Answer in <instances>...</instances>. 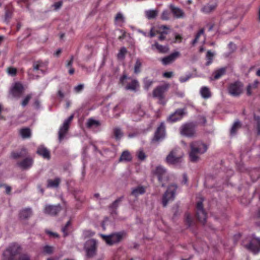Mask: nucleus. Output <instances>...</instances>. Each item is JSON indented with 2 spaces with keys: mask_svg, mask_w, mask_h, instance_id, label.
I'll list each match as a JSON object with an SVG mask.
<instances>
[{
  "mask_svg": "<svg viewBox=\"0 0 260 260\" xmlns=\"http://www.w3.org/2000/svg\"><path fill=\"white\" fill-rule=\"evenodd\" d=\"M53 250V247L49 245H46L43 248L44 252L47 254L52 253Z\"/></svg>",
  "mask_w": 260,
  "mask_h": 260,
  "instance_id": "obj_45",
  "label": "nucleus"
},
{
  "mask_svg": "<svg viewBox=\"0 0 260 260\" xmlns=\"http://www.w3.org/2000/svg\"><path fill=\"white\" fill-rule=\"evenodd\" d=\"M170 87L169 84H165L156 87L152 92L153 97L158 99V103L162 105H165V93L167 91Z\"/></svg>",
  "mask_w": 260,
  "mask_h": 260,
  "instance_id": "obj_4",
  "label": "nucleus"
},
{
  "mask_svg": "<svg viewBox=\"0 0 260 260\" xmlns=\"http://www.w3.org/2000/svg\"><path fill=\"white\" fill-rule=\"evenodd\" d=\"M164 34H167V32L163 31L161 32L160 35L158 37L159 40L162 41L166 39V37L164 35Z\"/></svg>",
  "mask_w": 260,
  "mask_h": 260,
  "instance_id": "obj_62",
  "label": "nucleus"
},
{
  "mask_svg": "<svg viewBox=\"0 0 260 260\" xmlns=\"http://www.w3.org/2000/svg\"><path fill=\"white\" fill-rule=\"evenodd\" d=\"M189 159L192 162H197L200 159V155L205 153L208 146L201 141H194L189 143Z\"/></svg>",
  "mask_w": 260,
  "mask_h": 260,
  "instance_id": "obj_2",
  "label": "nucleus"
},
{
  "mask_svg": "<svg viewBox=\"0 0 260 260\" xmlns=\"http://www.w3.org/2000/svg\"><path fill=\"white\" fill-rule=\"evenodd\" d=\"M145 188L142 186H140V187H138L137 188L134 189L132 192V194H133L135 196H137L138 195H139L140 194L144 193L145 192Z\"/></svg>",
  "mask_w": 260,
  "mask_h": 260,
  "instance_id": "obj_37",
  "label": "nucleus"
},
{
  "mask_svg": "<svg viewBox=\"0 0 260 260\" xmlns=\"http://www.w3.org/2000/svg\"><path fill=\"white\" fill-rule=\"evenodd\" d=\"M139 86V84L136 80H133L132 82L128 83L125 87L126 90H131L136 91L137 88Z\"/></svg>",
  "mask_w": 260,
  "mask_h": 260,
  "instance_id": "obj_30",
  "label": "nucleus"
},
{
  "mask_svg": "<svg viewBox=\"0 0 260 260\" xmlns=\"http://www.w3.org/2000/svg\"><path fill=\"white\" fill-rule=\"evenodd\" d=\"M226 72V69L225 68H220L216 71H215L213 73V75H214V80H217L219 79L221 76L223 75Z\"/></svg>",
  "mask_w": 260,
  "mask_h": 260,
  "instance_id": "obj_32",
  "label": "nucleus"
},
{
  "mask_svg": "<svg viewBox=\"0 0 260 260\" xmlns=\"http://www.w3.org/2000/svg\"><path fill=\"white\" fill-rule=\"evenodd\" d=\"M62 209V208L60 204L56 205H46L45 206L44 212L46 214L52 216H56L58 215Z\"/></svg>",
  "mask_w": 260,
  "mask_h": 260,
  "instance_id": "obj_12",
  "label": "nucleus"
},
{
  "mask_svg": "<svg viewBox=\"0 0 260 260\" xmlns=\"http://www.w3.org/2000/svg\"><path fill=\"white\" fill-rule=\"evenodd\" d=\"M75 198L78 201L83 203L84 201V198L83 197H80L77 196V193H75Z\"/></svg>",
  "mask_w": 260,
  "mask_h": 260,
  "instance_id": "obj_54",
  "label": "nucleus"
},
{
  "mask_svg": "<svg viewBox=\"0 0 260 260\" xmlns=\"http://www.w3.org/2000/svg\"><path fill=\"white\" fill-rule=\"evenodd\" d=\"M180 55L179 52H175L170 55L166 56L161 59V62L164 65L169 64L173 62Z\"/></svg>",
  "mask_w": 260,
  "mask_h": 260,
  "instance_id": "obj_19",
  "label": "nucleus"
},
{
  "mask_svg": "<svg viewBox=\"0 0 260 260\" xmlns=\"http://www.w3.org/2000/svg\"><path fill=\"white\" fill-rule=\"evenodd\" d=\"M3 185L6 188V192L7 194H10V192H11V187L10 186L7 185L6 184H4Z\"/></svg>",
  "mask_w": 260,
  "mask_h": 260,
  "instance_id": "obj_60",
  "label": "nucleus"
},
{
  "mask_svg": "<svg viewBox=\"0 0 260 260\" xmlns=\"http://www.w3.org/2000/svg\"><path fill=\"white\" fill-rule=\"evenodd\" d=\"M254 119L256 122V128L257 135H260V117L254 115Z\"/></svg>",
  "mask_w": 260,
  "mask_h": 260,
  "instance_id": "obj_42",
  "label": "nucleus"
},
{
  "mask_svg": "<svg viewBox=\"0 0 260 260\" xmlns=\"http://www.w3.org/2000/svg\"><path fill=\"white\" fill-rule=\"evenodd\" d=\"M125 236V233L124 232L116 233L109 235L101 234L100 236L106 242L107 244L112 245L114 244L119 243L122 240Z\"/></svg>",
  "mask_w": 260,
  "mask_h": 260,
  "instance_id": "obj_3",
  "label": "nucleus"
},
{
  "mask_svg": "<svg viewBox=\"0 0 260 260\" xmlns=\"http://www.w3.org/2000/svg\"><path fill=\"white\" fill-rule=\"evenodd\" d=\"M229 47L232 50V52L235 51L236 49V45L233 44L232 42H231L229 45Z\"/></svg>",
  "mask_w": 260,
  "mask_h": 260,
  "instance_id": "obj_63",
  "label": "nucleus"
},
{
  "mask_svg": "<svg viewBox=\"0 0 260 260\" xmlns=\"http://www.w3.org/2000/svg\"><path fill=\"white\" fill-rule=\"evenodd\" d=\"M7 71L9 74L12 76H15L17 73V69L15 68L9 67L8 68Z\"/></svg>",
  "mask_w": 260,
  "mask_h": 260,
  "instance_id": "obj_48",
  "label": "nucleus"
},
{
  "mask_svg": "<svg viewBox=\"0 0 260 260\" xmlns=\"http://www.w3.org/2000/svg\"><path fill=\"white\" fill-rule=\"evenodd\" d=\"M138 157L140 160H144L146 158V156L143 151L140 150L138 153Z\"/></svg>",
  "mask_w": 260,
  "mask_h": 260,
  "instance_id": "obj_49",
  "label": "nucleus"
},
{
  "mask_svg": "<svg viewBox=\"0 0 260 260\" xmlns=\"http://www.w3.org/2000/svg\"><path fill=\"white\" fill-rule=\"evenodd\" d=\"M142 67V62L139 59H137L134 67V73L138 74L140 72L141 68Z\"/></svg>",
  "mask_w": 260,
  "mask_h": 260,
  "instance_id": "obj_39",
  "label": "nucleus"
},
{
  "mask_svg": "<svg viewBox=\"0 0 260 260\" xmlns=\"http://www.w3.org/2000/svg\"><path fill=\"white\" fill-rule=\"evenodd\" d=\"M20 245L14 243L8 247L3 253L4 260H31V256L26 253H22Z\"/></svg>",
  "mask_w": 260,
  "mask_h": 260,
  "instance_id": "obj_1",
  "label": "nucleus"
},
{
  "mask_svg": "<svg viewBox=\"0 0 260 260\" xmlns=\"http://www.w3.org/2000/svg\"><path fill=\"white\" fill-rule=\"evenodd\" d=\"M182 155H178L176 150H172L166 157V161L171 165H176L181 162Z\"/></svg>",
  "mask_w": 260,
  "mask_h": 260,
  "instance_id": "obj_13",
  "label": "nucleus"
},
{
  "mask_svg": "<svg viewBox=\"0 0 260 260\" xmlns=\"http://www.w3.org/2000/svg\"><path fill=\"white\" fill-rule=\"evenodd\" d=\"M114 138L116 140H119L123 136V133L119 128L116 127L113 129Z\"/></svg>",
  "mask_w": 260,
  "mask_h": 260,
  "instance_id": "obj_35",
  "label": "nucleus"
},
{
  "mask_svg": "<svg viewBox=\"0 0 260 260\" xmlns=\"http://www.w3.org/2000/svg\"><path fill=\"white\" fill-rule=\"evenodd\" d=\"M244 247L253 254H257L260 252V238L253 237L247 244L244 245Z\"/></svg>",
  "mask_w": 260,
  "mask_h": 260,
  "instance_id": "obj_8",
  "label": "nucleus"
},
{
  "mask_svg": "<svg viewBox=\"0 0 260 260\" xmlns=\"http://www.w3.org/2000/svg\"><path fill=\"white\" fill-rule=\"evenodd\" d=\"M40 67L41 65L39 61L34 62L33 63V70H38Z\"/></svg>",
  "mask_w": 260,
  "mask_h": 260,
  "instance_id": "obj_55",
  "label": "nucleus"
},
{
  "mask_svg": "<svg viewBox=\"0 0 260 260\" xmlns=\"http://www.w3.org/2000/svg\"><path fill=\"white\" fill-rule=\"evenodd\" d=\"M100 123L99 121L95 120L92 118L89 119L86 123L88 128H91L92 127H98L100 126Z\"/></svg>",
  "mask_w": 260,
  "mask_h": 260,
  "instance_id": "obj_34",
  "label": "nucleus"
},
{
  "mask_svg": "<svg viewBox=\"0 0 260 260\" xmlns=\"http://www.w3.org/2000/svg\"><path fill=\"white\" fill-rule=\"evenodd\" d=\"M123 198V196L118 198L109 206V208L113 212L116 213V210L118 207L119 203L122 200Z\"/></svg>",
  "mask_w": 260,
  "mask_h": 260,
  "instance_id": "obj_27",
  "label": "nucleus"
},
{
  "mask_svg": "<svg viewBox=\"0 0 260 260\" xmlns=\"http://www.w3.org/2000/svg\"><path fill=\"white\" fill-rule=\"evenodd\" d=\"M177 188L176 184L170 185L167 190L164 194L162 197V203L164 207H166L168 204V201L170 199L174 198L175 191Z\"/></svg>",
  "mask_w": 260,
  "mask_h": 260,
  "instance_id": "obj_10",
  "label": "nucleus"
},
{
  "mask_svg": "<svg viewBox=\"0 0 260 260\" xmlns=\"http://www.w3.org/2000/svg\"><path fill=\"white\" fill-rule=\"evenodd\" d=\"M97 242L94 239L87 240L84 245L86 255L88 258L94 256L96 254Z\"/></svg>",
  "mask_w": 260,
  "mask_h": 260,
  "instance_id": "obj_7",
  "label": "nucleus"
},
{
  "mask_svg": "<svg viewBox=\"0 0 260 260\" xmlns=\"http://www.w3.org/2000/svg\"><path fill=\"white\" fill-rule=\"evenodd\" d=\"M191 77V75L189 74L187 75L186 77H181L180 78V81L181 82H184L187 81L190 77Z\"/></svg>",
  "mask_w": 260,
  "mask_h": 260,
  "instance_id": "obj_56",
  "label": "nucleus"
},
{
  "mask_svg": "<svg viewBox=\"0 0 260 260\" xmlns=\"http://www.w3.org/2000/svg\"><path fill=\"white\" fill-rule=\"evenodd\" d=\"M242 87L243 84L239 81L231 83L228 87L229 92L233 96H238L242 92Z\"/></svg>",
  "mask_w": 260,
  "mask_h": 260,
  "instance_id": "obj_14",
  "label": "nucleus"
},
{
  "mask_svg": "<svg viewBox=\"0 0 260 260\" xmlns=\"http://www.w3.org/2000/svg\"><path fill=\"white\" fill-rule=\"evenodd\" d=\"M115 20L117 21H119L123 22L124 21V17L122 14L121 13H117L115 18Z\"/></svg>",
  "mask_w": 260,
  "mask_h": 260,
  "instance_id": "obj_50",
  "label": "nucleus"
},
{
  "mask_svg": "<svg viewBox=\"0 0 260 260\" xmlns=\"http://www.w3.org/2000/svg\"><path fill=\"white\" fill-rule=\"evenodd\" d=\"M74 115H71L67 119H66L62 125L60 127L58 131V140L61 142L64 138L66 135L67 134L70 127V124L71 121L73 120Z\"/></svg>",
  "mask_w": 260,
  "mask_h": 260,
  "instance_id": "obj_9",
  "label": "nucleus"
},
{
  "mask_svg": "<svg viewBox=\"0 0 260 260\" xmlns=\"http://www.w3.org/2000/svg\"><path fill=\"white\" fill-rule=\"evenodd\" d=\"M153 82L152 80H148L147 78H145L144 80V88L146 90H148L152 85Z\"/></svg>",
  "mask_w": 260,
  "mask_h": 260,
  "instance_id": "obj_44",
  "label": "nucleus"
},
{
  "mask_svg": "<svg viewBox=\"0 0 260 260\" xmlns=\"http://www.w3.org/2000/svg\"><path fill=\"white\" fill-rule=\"evenodd\" d=\"M127 52L126 49L125 47H122L117 54V58L119 59H123L125 55Z\"/></svg>",
  "mask_w": 260,
  "mask_h": 260,
  "instance_id": "obj_40",
  "label": "nucleus"
},
{
  "mask_svg": "<svg viewBox=\"0 0 260 260\" xmlns=\"http://www.w3.org/2000/svg\"><path fill=\"white\" fill-rule=\"evenodd\" d=\"M152 173L157 177L161 186L165 187L169 179L166 170L161 166H158L152 171Z\"/></svg>",
  "mask_w": 260,
  "mask_h": 260,
  "instance_id": "obj_6",
  "label": "nucleus"
},
{
  "mask_svg": "<svg viewBox=\"0 0 260 260\" xmlns=\"http://www.w3.org/2000/svg\"><path fill=\"white\" fill-rule=\"evenodd\" d=\"M31 97H32V95H31V94H28V95H27V96L24 98V99L22 101V104H22V106L23 107H25V106H26L28 104V102H29V100L31 99Z\"/></svg>",
  "mask_w": 260,
  "mask_h": 260,
  "instance_id": "obj_46",
  "label": "nucleus"
},
{
  "mask_svg": "<svg viewBox=\"0 0 260 260\" xmlns=\"http://www.w3.org/2000/svg\"><path fill=\"white\" fill-rule=\"evenodd\" d=\"M61 180L59 178H55L54 179H48L47 180V187L48 188H56L58 187Z\"/></svg>",
  "mask_w": 260,
  "mask_h": 260,
  "instance_id": "obj_23",
  "label": "nucleus"
},
{
  "mask_svg": "<svg viewBox=\"0 0 260 260\" xmlns=\"http://www.w3.org/2000/svg\"><path fill=\"white\" fill-rule=\"evenodd\" d=\"M200 37V35L197 33V34L196 36L195 39L192 41V44L193 45H194L196 43H197Z\"/></svg>",
  "mask_w": 260,
  "mask_h": 260,
  "instance_id": "obj_64",
  "label": "nucleus"
},
{
  "mask_svg": "<svg viewBox=\"0 0 260 260\" xmlns=\"http://www.w3.org/2000/svg\"><path fill=\"white\" fill-rule=\"evenodd\" d=\"M216 7V4H214L212 5L207 4L202 8V11L205 13L208 14L214 11Z\"/></svg>",
  "mask_w": 260,
  "mask_h": 260,
  "instance_id": "obj_26",
  "label": "nucleus"
},
{
  "mask_svg": "<svg viewBox=\"0 0 260 260\" xmlns=\"http://www.w3.org/2000/svg\"><path fill=\"white\" fill-rule=\"evenodd\" d=\"M165 135V127L164 124L161 123L160 125L157 128L156 131L154 133V137L152 139L153 143L158 142L160 140L163 139Z\"/></svg>",
  "mask_w": 260,
  "mask_h": 260,
  "instance_id": "obj_16",
  "label": "nucleus"
},
{
  "mask_svg": "<svg viewBox=\"0 0 260 260\" xmlns=\"http://www.w3.org/2000/svg\"><path fill=\"white\" fill-rule=\"evenodd\" d=\"M127 78L126 74H123L122 77L120 78V83L122 85H124L125 83V80Z\"/></svg>",
  "mask_w": 260,
  "mask_h": 260,
  "instance_id": "obj_57",
  "label": "nucleus"
},
{
  "mask_svg": "<svg viewBox=\"0 0 260 260\" xmlns=\"http://www.w3.org/2000/svg\"><path fill=\"white\" fill-rule=\"evenodd\" d=\"M196 124L193 122L186 123L180 127V134L184 137L192 138L196 136Z\"/></svg>",
  "mask_w": 260,
  "mask_h": 260,
  "instance_id": "obj_5",
  "label": "nucleus"
},
{
  "mask_svg": "<svg viewBox=\"0 0 260 260\" xmlns=\"http://www.w3.org/2000/svg\"><path fill=\"white\" fill-rule=\"evenodd\" d=\"M27 155V152L26 150L24 149L21 150L20 152H12L11 155L13 158L17 159L20 157H24Z\"/></svg>",
  "mask_w": 260,
  "mask_h": 260,
  "instance_id": "obj_28",
  "label": "nucleus"
},
{
  "mask_svg": "<svg viewBox=\"0 0 260 260\" xmlns=\"http://www.w3.org/2000/svg\"><path fill=\"white\" fill-rule=\"evenodd\" d=\"M169 8L171 13L175 17L179 18L184 17V13L183 11L179 8L175 6L173 4L170 5Z\"/></svg>",
  "mask_w": 260,
  "mask_h": 260,
  "instance_id": "obj_20",
  "label": "nucleus"
},
{
  "mask_svg": "<svg viewBox=\"0 0 260 260\" xmlns=\"http://www.w3.org/2000/svg\"><path fill=\"white\" fill-rule=\"evenodd\" d=\"M152 47H155L158 51L161 53H166L169 51V48L168 45L162 46L159 44L157 42H155L154 44L152 45Z\"/></svg>",
  "mask_w": 260,
  "mask_h": 260,
  "instance_id": "obj_25",
  "label": "nucleus"
},
{
  "mask_svg": "<svg viewBox=\"0 0 260 260\" xmlns=\"http://www.w3.org/2000/svg\"><path fill=\"white\" fill-rule=\"evenodd\" d=\"M202 96L204 98H208L210 96V92L207 87H203L201 90Z\"/></svg>",
  "mask_w": 260,
  "mask_h": 260,
  "instance_id": "obj_38",
  "label": "nucleus"
},
{
  "mask_svg": "<svg viewBox=\"0 0 260 260\" xmlns=\"http://www.w3.org/2000/svg\"><path fill=\"white\" fill-rule=\"evenodd\" d=\"M185 222L188 228L191 226L193 224V221L189 213L185 214Z\"/></svg>",
  "mask_w": 260,
  "mask_h": 260,
  "instance_id": "obj_36",
  "label": "nucleus"
},
{
  "mask_svg": "<svg viewBox=\"0 0 260 260\" xmlns=\"http://www.w3.org/2000/svg\"><path fill=\"white\" fill-rule=\"evenodd\" d=\"M71 224V221H68L67 223L66 224V225L62 228V231L63 233L64 236L66 237L68 235V227Z\"/></svg>",
  "mask_w": 260,
  "mask_h": 260,
  "instance_id": "obj_47",
  "label": "nucleus"
},
{
  "mask_svg": "<svg viewBox=\"0 0 260 260\" xmlns=\"http://www.w3.org/2000/svg\"><path fill=\"white\" fill-rule=\"evenodd\" d=\"M32 215V211L30 208H26L21 209L18 214L19 218L20 220H27Z\"/></svg>",
  "mask_w": 260,
  "mask_h": 260,
  "instance_id": "obj_18",
  "label": "nucleus"
},
{
  "mask_svg": "<svg viewBox=\"0 0 260 260\" xmlns=\"http://www.w3.org/2000/svg\"><path fill=\"white\" fill-rule=\"evenodd\" d=\"M214 54L210 51H208L206 54V57L208 61L206 63V66H209L212 62Z\"/></svg>",
  "mask_w": 260,
  "mask_h": 260,
  "instance_id": "obj_43",
  "label": "nucleus"
},
{
  "mask_svg": "<svg viewBox=\"0 0 260 260\" xmlns=\"http://www.w3.org/2000/svg\"><path fill=\"white\" fill-rule=\"evenodd\" d=\"M62 5V1H59L58 2H56L54 3V4L53 5V7L54 8L55 10H57L59 9Z\"/></svg>",
  "mask_w": 260,
  "mask_h": 260,
  "instance_id": "obj_52",
  "label": "nucleus"
},
{
  "mask_svg": "<svg viewBox=\"0 0 260 260\" xmlns=\"http://www.w3.org/2000/svg\"><path fill=\"white\" fill-rule=\"evenodd\" d=\"M199 119L200 120V123L202 124H206L207 120L206 118L204 116H198Z\"/></svg>",
  "mask_w": 260,
  "mask_h": 260,
  "instance_id": "obj_53",
  "label": "nucleus"
},
{
  "mask_svg": "<svg viewBox=\"0 0 260 260\" xmlns=\"http://www.w3.org/2000/svg\"><path fill=\"white\" fill-rule=\"evenodd\" d=\"M24 88L20 83H16L11 89L10 92L14 97L19 98L23 94Z\"/></svg>",
  "mask_w": 260,
  "mask_h": 260,
  "instance_id": "obj_17",
  "label": "nucleus"
},
{
  "mask_svg": "<svg viewBox=\"0 0 260 260\" xmlns=\"http://www.w3.org/2000/svg\"><path fill=\"white\" fill-rule=\"evenodd\" d=\"M196 214L199 221L203 224H205L206 222L207 213L204 209L203 204L202 201L197 203Z\"/></svg>",
  "mask_w": 260,
  "mask_h": 260,
  "instance_id": "obj_11",
  "label": "nucleus"
},
{
  "mask_svg": "<svg viewBox=\"0 0 260 260\" xmlns=\"http://www.w3.org/2000/svg\"><path fill=\"white\" fill-rule=\"evenodd\" d=\"M158 11L156 10H148L145 12L146 17L149 19L155 18L158 15Z\"/></svg>",
  "mask_w": 260,
  "mask_h": 260,
  "instance_id": "obj_33",
  "label": "nucleus"
},
{
  "mask_svg": "<svg viewBox=\"0 0 260 260\" xmlns=\"http://www.w3.org/2000/svg\"><path fill=\"white\" fill-rule=\"evenodd\" d=\"M19 133L23 139L28 138L31 136V131L29 128H24L20 129Z\"/></svg>",
  "mask_w": 260,
  "mask_h": 260,
  "instance_id": "obj_29",
  "label": "nucleus"
},
{
  "mask_svg": "<svg viewBox=\"0 0 260 260\" xmlns=\"http://www.w3.org/2000/svg\"><path fill=\"white\" fill-rule=\"evenodd\" d=\"M6 13H5V20H8L12 16L13 13V10L12 9H9L7 7L5 8Z\"/></svg>",
  "mask_w": 260,
  "mask_h": 260,
  "instance_id": "obj_41",
  "label": "nucleus"
},
{
  "mask_svg": "<svg viewBox=\"0 0 260 260\" xmlns=\"http://www.w3.org/2000/svg\"><path fill=\"white\" fill-rule=\"evenodd\" d=\"M83 88V85L79 84L75 88V90L76 92H79L82 90Z\"/></svg>",
  "mask_w": 260,
  "mask_h": 260,
  "instance_id": "obj_59",
  "label": "nucleus"
},
{
  "mask_svg": "<svg viewBox=\"0 0 260 260\" xmlns=\"http://www.w3.org/2000/svg\"><path fill=\"white\" fill-rule=\"evenodd\" d=\"M161 18L162 20H168L169 18V12L168 11H164L162 13V14H161Z\"/></svg>",
  "mask_w": 260,
  "mask_h": 260,
  "instance_id": "obj_51",
  "label": "nucleus"
},
{
  "mask_svg": "<svg viewBox=\"0 0 260 260\" xmlns=\"http://www.w3.org/2000/svg\"><path fill=\"white\" fill-rule=\"evenodd\" d=\"M186 114L185 109H178L171 114L167 119L168 121L174 122L180 120Z\"/></svg>",
  "mask_w": 260,
  "mask_h": 260,
  "instance_id": "obj_15",
  "label": "nucleus"
},
{
  "mask_svg": "<svg viewBox=\"0 0 260 260\" xmlns=\"http://www.w3.org/2000/svg\"><path fill=\"white\" fill-rule=\"evenodd\" d=\"M251 88H252V85L251 84H249L247 86V89H246L247 94L248 95H250L251 94Z\"/></svg>",
  "mask_w": 260,
  "mask_h": 260,
  "instance_id": "obj_61",
  "label": "nucleus"
},
{
  "mask_svg": "<svg viewBox=\"0 0 260 260\" xmlns=\"http://www.w3.org/2000/svg\"><path fill=\"white\" fill-rule=\"evenodd\" d=\"M132 159V155L127 150L124 151L119 158V161H131Z\"/></svg>",
  "mask_w": 260,
  "mask_h": 260,
  "instance_id": "obj_24",
  "label": "nucleus"
},
{
  "mask_svg": "<svg viewBox=\"0 0 260 260\" xmlns=\"http://www.w3.org/2000/svg\"><path fill=\"white\" fill-rule=\"evenodd\" d=\"M241 123L239 120H237L236 121H235L231 129V135L232 136L235 135L236 134L237 130L241 128Z\"/></svg>",
  "mask_w": 260,
  "mask_h": 260,
  "instance_id": "obj_31",
  "label": "nucleus"
},
{
  "mask_svg": "<svg viewBox=\"0 0 260 260\" xmlns=\"http://www.w3.org/2000/svg\"><path fill=\"white\" fill-rule=\"evenodd\" d=\"M173 76V72H165L163 74V76L166 78H170L172 77Z\"/></svg>",
  "mask_w": 260,
  "mask_h": 260,
  "instance_id": "obj_58",
  "label": "nucleus"
},
{
  "mask_svg": "<svg viewBox=\"0 0 260 260\" xmlns=\"http://www.w3.org/2000/svg\"><path fill=\"white\" fill-rule=\"evenodd\" d=\"M37 153L46 159H50V152L44 146H40L38 148Z\"/></svg>",
  "mask_w": 260,
  "mask_h": 260,
  "instance_id": "obj_22",
  "label": "nucleus"
},
{
  "mask_svg": "<svg viewBox=\"0 0 260 260\" xmlns=\"http://www.w3.org/2000/svg\"><path fill=\"white\" fill-rule=\"evenodd\" d=\"M33 159L30 157H27L22 161L18 162L17 165L21 168L26 170L30 167L32 164Z\"/></svg>",
  "mask_w": 260,
  "mask_h": 260,
  "instance_id": "obj_21",
  "label": "nucleus"
}]
</instances>
